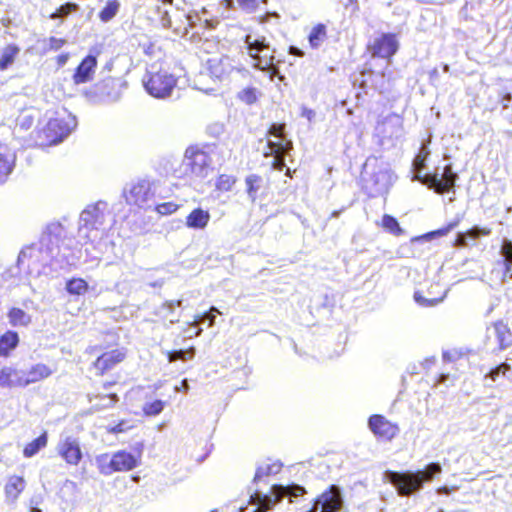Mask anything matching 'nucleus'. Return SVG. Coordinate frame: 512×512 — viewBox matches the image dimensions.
<instances>
[{
	"label": "nucleus",
	"instance_id": "12",
	"mask_svg": "<svg viewBox=\"0 0 512 512\" xmlns=\"http://www.w3.org/2000/svg\"><path fill=\"white\" fill-rule=\"evenodd\" d=\"M399 47L400 42L395 33L383 32L368 43L367 50L372 58H382L390 63Z\"/></svg>",
	"mask_w": 512,
	"mask_h": 512
},
{
	"label": "nucleus",
	"instance_id": "41",
	"mask_svg": "<svg viewBox=\"0 0 512 512\" xmlns=\"http://www.w3.org/2000/svg\"><path fill=\"white\" fill-rule=\"evenodd\" d=\"M95 462L101 474L108 476L115 472L113 455H109L108 453L100 454L96 456Z\"/></svg>",
	"mask_w": 512,
	"mask_h": 512
},
{
	"label": "nucleus",
	"instance_id": "24",
	"mask_svg": "<svg viewBox=\"0 0 512 512\" xmlns=\"http://www.w3.org/2000/svg\"><path fill=\"white\" fill-rule=\"evenodd\" d=\"M214 27L213 21L208 19H202V17L196 11L187 12V24H186V36L189 30H195L192 37L204 33L207 29Z\"/></svg>",
	"mask_w": 512,
	"mask_h": 512
},
{
	"label": "nucleus",
	"instance_id": "8",
	"mask_svg": "<svg viewBox=\"0 0 512 512\" xmlns=\"http://www.w3.org/2000/svg\"><path fill=\"white\" fill-rule=\"evenodd\" d=\"M175 76L166 70L147 71L143 85L149 95L158 99H165L172 94L176 86Z\"/></svg>",
	"mask_w": 512,
	"mask_h": 512
},
{
	"label": "nucleus",
	"instance_id": "22",
	"mask_svg": "<svg viewBox=\"0 0 512 512\" xmlns=\"http://www.w3.org/2000/svg\"><path fill=\"white\" fill-rule=\"evenodd\" d=\"M489 336L494 335L498 349L505 350L512 346V331L503 321H497L493 324L492 328H488Z\"/></svg>",
	"mask_w": 512,
	"mask_h": 512
},
{
	"label": "nucleus",
	"instance_id": "17",
	"mask_svg": "<svg viewBox=\"0 0 512 512\" xmlns=\"http://www.w3.org/2000/svg\"><path fill=\"white\" fill-rule=\"evenodd\" d=\"M368 427L375 436L386 440H391L399 432L396 424L391 423L380 414H374L369 417Z\"/></svg>",
	"mask_w": 512,
	"mask_h": 512
},
{
	"label": "nucleus",
	"instance_id": "6",
	"mask_svg": "<svg viewBox=\"0 0 512 512\" xmlns=\"http://www.w3.org/2000/svg\"><path fill=\"white\" fill-rule=\"evenodd\" d=\"M76 119L73 117L70 121L54 118L38 131L37 145L52 146L61 143L72 130L76 127Z\"/></svg>",
	"mask_w": 512,
	"mask_h": 512
},
{
	"label": "nucleus",
	"instance_id": "25",
	"mask_svg": "<svg viewBox=\"0 0 512 512\" xmlns=\"http://www.w3.org/2000/svg\"><path fill=\"white\" fill-rule=\"evenodd\" d=\"M210 218L208 210L197 207L187 215L185 225L193 230H203L207 227Z\"/></svg>",
	"mask_w": 512,
	"mask_h": 512
},
{
	"label": "nucleus",
	"instance_id": "63",
	"mask_svg": "<svg viewBox=\"0 0 512 512\" xmlns=\"http://www.w3.org/2000/svg\"><path fill=\"white\" fill-rule=\"evenodd\" d=\"M275 159L272 162V168L278 171H282L286 167L285 157L286 156H274Z\"/></svg>",
	"mask_w": 512,
	"mask_h": 512
},
{
	"label": "nucleus",
	"instance_id": "49",
	"mask_svg": "<svg viewBox=\"0 0 512 512\" xmlns=\"http://www.w3.org/2000/svg\"><path fill=\"white\" fill-rule=\"evenodd\" d=\"M267 0H236L237 7L246 13H254Z\"/></svg>",
	"mask_w": 512,
	"mask_h": 512
},
{
	"label": "nucleus",
	"instance_id": "52",
	"mask_svg": "<svg viewBox=\"0 0 512 512\" xmlns=\"http://www.w3.org/2000/svg\"><path fill=\"white\" fill-rule=\"evenodd\" d=\"M510 368L511 367L507 362L500 363L499 365L490 369V371L485 375V378L496 381L500 375H505L506 372L510 370Z\"/></svg>",
	"mask_w": 512,
	"mask_h": 512
},
{
	"label": "nucleus",
	"instance_id": "48",
	"mask_svg": "<svg viewBox=\"0 0 512 512\" xmlns=\"http://www.w3.org/2000/svg\"><path fill=\"white\" fill-rule=\"evenodd\" d=\"M96 398L99 399V402L94 404L96 410L110 408L118 401V396L116 394L96 396Z\"/></svg>",
	"mask_w": 512,
	"mask_h": 512
},
{
	"label": "nucleus",
	"instance_id": "31",
	"mask_svg": "<svg viewBox=\"0 0 512 512\" xmlns=\"http://www.w3.org/2000/svg\"><path fill=\"white\" fill-rule=\"evenodd\" d=\"M19 344V335L16 331L8 330L0 336V356H8Z\"/></svg>",
	"mask_w": 512,
	"mask_h": 512
},
{
	"label": "nucleus",
	"instance_id": "54",
	"mask_svg": "<svg viewBox=\"0 0 512 512\" xmlns=\"http://www.w3.org/2000/svg\"><path fill=\"white\" fill-rule=\"evenodd\" d=\"M178 208L179 205L174 202H163L155 206V210L161 215H170L176 212Z\"/></svg>",
	"mask_w": 512,
	"mask_h": 512
},
{
	"label": "nucleus",
	"instance_id": "64",
	"mask_svg": "<svg viewBox=\"0 0 512 512\" xmlns=\"http://www.w3.org/2000/svg\"><path fill=\"white\" fill-rule=\"evenodd\" d=\"M429 82L433 86H437L439 82V71L437 68H433L429 72Z\"/></svg>",
	"mask_w": 512,
	"mask_h": 512
},
{
	"label": "nucleus",
	"instance_id": "51",
	"mask_svg": "<svg viewBox=\"0 0 512 512\" xmlns=\"http://www.w3.org/2000/svg\"><path fill=\"white\" fill-rule=\"evenodd\" d=\"M466 233L469 236L471 243L473 244L477 239L483 236H489L491 234V229L474 225L472 228L467 230Z\"/></svg>",
	"mask_w": 512,
	"mask_h": 512
},
{
	"label": "nucleus",
	"instance_id": "19",
	"mask_svg": "<svg viewBox=\"0 0 512 512\" xmlns=\"http://www.w3.org/2000/svg\"><path fill=\"white\" fill-rule=\"evenodd\" d=\"M0 387H27L26 372L22 369L5 366L0 370Z\"/></svg>",
	"mask_w": 512,
	"mask_h": 512
},
{
	"label": "nucleus",
	"instance_id": "42",
	"mask_svg": "<svg viewBox=\"0 0 512 512\" xmlns=\"http://www.w3.org/2000/svg\"><path fill=\"white\" fill-rule=\"evenodd\" d=\"M381 226L385 231L391 233L394 236H400L404 233V230L400 226L398 220L390 214L383 215Z\"/></svg>",
	"mask_w": 512,
	"mask_h": 512
},
{
	"label": "nucleus",
	"instance_id": "23",
	"mask_svg": "<svg viewBox=\"0 0 512 512\" xmlns=\"http://www.w3.org/2000/svg\"><path fill=\"white\" fill-rule=\"evenodd\" d=\"M114 471H130L139 465V459L126 450H119L113 454Z\"/></svg>",
	"mask_w": 512,
	"mask_h": 512
},
{
	"label": "nucleus",
	"instance_id": "33",
	"mask_svg": "<svg viewBox=\"0 0 512 512\" xmlns=\"http://www.w3.org/2000/svg\"><path fill=\"white\" fill-rule=\"evenodd\" d=\"M282 466L283 464L280 461L259 464L254 475L253 484H258L264 477L279 473Z\"/></svg>",
	"mask_w": 512,
	"mask_h": 512
},
{
	"label": "nucleus",
	"instance_id": "53",
	"mask_svg": "<svg viewBox=\"0 0 512 512\" xmlns=\"http://www.w3.org/2000/svg\"><path fill=\"white\" fill-rule=\"evenodd\" d=\"M132 428V425H130V422L128 420H121L118 423L115 424H109L107 427V431L111 434H119L124 433Z\"/></svg>",
	"mask_w": 512,
	"mask_h": 512
},
{
	"label": "nucleus",
	"instance_id": "26",
	"mask_svg": "<svg viewBox=\"0 0 512 512\" xmlns=\"http://www.w3.org/2000/svg\"><path fill=\"white\" fill-rule=\"evenodd\" d=\"M16 156L4 146L0 148V184L4 183L12 173L15 166Z\"/></svg>",
	"mask_w": 512,
	"mask_h": 512
},
{
	"label": "nucleus",
	"instance_id": "50",
	"mask_svg": "<svg viewBox=\"0 0 512 512\" xmlns=\"http://www.w3.org/2000/svg\"><path fill=\"white\" fill-rule=\"evenodd\" d=\"M218 314L219 311L215 307H212L203 314L198 315L196 317V321L199 322L200 325L207 323V327H211L215 323V319Z\"/></svg>",
	"mask_w": 512,
	"mask_h": 512
},
{
	"label": "nucleus",
	"instance_id": "28",
	"mask_svg": "<svg viewBox=\"0 0 512 512\" xmlns=\"http://www.w3.org/2000/svg\"><path fill=\"white\" fill-rule=\"evenodd\" d=\"M25 372H26L27 386H29L30 384L39 382L41 380H44V379L50 377L53 373L52 369L43 363H37V364L31 366L29 369L25 370Z\"/></svg>",
	"mask_w": 512,
	"mask_h": 512
},
{
	"label": "nucleus",
	"instance_id": "14",
	"mask_svg": "<svg viewBox=\"0 0 512 512\" xmlns=\"http://www.w3.org/2000/svg\"><path fill=\"white\" fill-rule=\"evenodd\" d=\"M122 87H126L125 82H121L119 79L107 78L96 84L93 90L86 92V96L94 103H113L121 98Z\"/></svg>",
	"mask_w": 512,
	"mask_h": 512
},
{
	"label": "nucleus",
	"instance_id": "35",
	"mask_svg": "<svg viewBox=\"0 0 512 512\" xmlns=\"http://www.w3.org/2000/svg\"><path fill=\"white\" fill-rule=\"evenodd\" d=\"M20 53L18 45L12 43L2 49L0 56V70H7L15 61Z\"/></svg>",
	"mask_w": 512,
	"mask_h": 512
},
{
	"label": "nucleus",
	"instance_id": "27",
	"mask_svg": "<svg viewBox=\"0 0 512 512\" xmlns=\"http://www.w3.org/2000/svg\"><path fill=\"white\" fill-rule=\"evenodd\" d=\"M25 487L26 481L23 477L17 475L11 476L5 485V494L8 501H16Z\"/></svg>",
	"mask_w": 512,
	"mask_h": 512
},
{
	"label": "nucleus",
	"instance_id": "38",
	"mask_svg": "<svg viewBox=\"0 0 512 512\" xmlns=\"http://www.w3.org/2000/svg\"><path fill=\"white\" fill-rule=\"evenodd\" d=\"M430 142H431L430 139H426V140L422 141L420 149L413 159L412 166H413L414 170H417V171H420L421 169H422V171L424 170V168L426 166V161L431 154V151L429 149Z\"/></svg>",
	"mask_w": 512,
	"mask_h": 512
},
{
	"label": "nucleus",
	"instance_id": "44",
	"mask_svg": "<svg viewBox=\"0 0 512 512\" xmlns=\"http://www.w3.org/2000/svg\"><path fill=\"white\" fill-rule=\"evenodd\" d=\"M196 353L195 347H190L188 349H176L167 352V359L169 362H175L178 360L187 361L194 358Z\"/></svg>",
	"mask_w": 512,
	"mask_h": 512
},
{
	"label": "nucleus",
	"instance_id": "29",
	"mask_svg": "<svg viewBox=\"0 0 512 512\" xmlns=\"http://www.w3.org/2000/svg\"><path fill=\"white\" fill-rule=\"evenodd\" d=\"M502 255V280L512 279V242L503 243L500 251Z\"/></svg>",
	"mask_w": 512,
	"mask_h": 512
},
{
	"label": "nucleus",
	"instance_id": "30",
	"mask_svg": "<svg viewBox=\"0 0 512 512\" xmlns=\"http://www.w3.org/2000/svg\"><path fill=\"white\" fill-rule=\"evenodd\" d=\"M89 288L88 282L81 277H72L65 282V291L73 297L85 295Z\"/></svg>",
	"mask_w": 512,
	"mask_h": 512
},
{
	"label": "nucleus",
	"instance_id": "7",
	"mask_svg": "<svg viewBox=\"0 0 512 512\" xmlns=\"http://www.w3.org/2000/svg\"><path fill=\"white\" fill-rule=\"evenodd\" d=\"M264 157L287 156L293 150V142L288 137L285 123H272L266 132Z\"/></svg>",
	"mask_w": 512,
	"mask_h": 512
},
{
	"label": "nucleus",
	"instance_id": "62",
	"mask_svg": "<svg viewBox=\"0 0 512 512\" xmlns=\"http://www.w3.org/2000/svg\"><path fill=\"white\" fill-rule=\"evenodd\" d=\"M65 43L66 40L62 38L50 37L49 39V46L52 50H59Z\"/></svg>",
	"mask_w": 512,
	"mask_h": 512
},
{
	"label": "nucleus",
	"instance_id": "11",
	"mask_svg": "<svg viewBox=\"0 0 512 512\" xmlns=\"http://www.w3.org/2000/svg\"><path fill=\"white\" fill-rule=\"evenodd\" d=\"M66 230L60 223H51L40 239V253L45 255L46 260L56 259L64 245Z\"/></svg>",
	"mask_w": 512,
	"mask_h": 512
},
{
	"label": "nucleus",
	"instance_id": "21",
	"mask_svg": "<svg viewBox=\"0 0 512 512\" xmlns=\"http://www.w3.org/2000/svg\"><path fill=\"white\" fill-rule=\"evenodd\" d=\"M229 58L225 56H213L206 61L205 69L211 78L222 80L230 71Z\"/></svg>",
	"mask_w": 512,
	"mask_h": 512
},
{
	"label": "nucleus",
	"instance_id": "47",
	"mask_svg": "<svg viewBox=\"0 0 512 512\" xmlns=\"http://www.w3.org/2000/svg\"><path fill=\"white\" fill-rule=\"evenodd\" d=\"M236 182V178L232 175L221 174L215 183L216 189L219 191L227 192L232 189Z\"/></svg>",
	"mask_w": 512,
	"mask_h": 512
},
{
	"label": "nucleus",
	"instance_id": "55",
	"mask_svg": "<svg viewBox=\"0 0 512 512\" xmlns=\"http://www.w3.org/2000/svg\"><path fill=\"white\" fill-rule=\"evenodd\" d=\"M413 298L417 304L424 307L434 306L438 304L440 301H442V298L428 299L424 297L419 291L414 292Z\"/></svg>",
	"mask_w": 512,
	"mask_h": 512
},
{
	"label": "nucleus",
	"instance_id": "32",
	"mask_svg": "<svg viewBox=\"0 0 512 512\" xmlns=\"http://www.w3.org/2000/svg\"><path fill=\"white\" fill-rule=\"evenodd\" d=\"M308 43L312 49H318L327 39V26L323 23L316 24L308 34Z\"/></svg>",
	"mask_w": 512,
	"mask_h": 512
},
{
	"label": "nucleus",
	"instance_id": "9",
	"mask_svg": "<svg viewBox=\"0 0 512 512\" xmlns=\"http://www.w3.org/2000/svg\"><path fill=\"white\" fill-rule=\"evenodd\" d=\"M107 203L98 201L95 204L88 205L79 217V235L83 238H89L93 230L103 229L106 220Z\"/></svg>",
	"mask_w": 512,
	"mask_h": 512
},
{
	"label": "nucleus",
	"instance_id": "59",
	"mask_svg": "<svg viewBox=\"0 0 512 512\" xmlns=\"http://www.w3.org/2000/svg\"><path fill=\"white\" fill-rule=\"evenodd\" d=\"M183 302H184L183 299L165 301L162 304L160 309L167 311L165 316L168 317L169 315H171L174 312V309L176 307H182L183 306Z\"/></svg>",
	"mask_w": 512,
	"mask_h": 512
},
{
	"label": "nucleus",
	"instance_id": "5",
	"mask_svg": "<svg viewBox=\"0 0 512 512\" xmlns=\"http://www.w3.org/2000/svg\"><path fill=\"white\" fill-rule=\"evenodd\" d=\"M211 170V157L207 152L195 146L186 149L179 167V172L182 175L204 179Z\"/></svg>",
	"mask_w": 512,
	"mask_h": 512
},
{
	"label": "nucleus",
	"instance_id": "1",
	"mask_svg": "<svg viewBox=\"0 0 512 512\" xmlns=\"http://www.w3.org/2000/svg\"><path fill=\"white\" fill-rule=\"evenodd\" d=\"M442 472L439 462H430L423 469L394 471L386 470L383 480L390 483L401 497H409L419 493L425 483L431 482Z\"/></svg>",
	"mask_w": 512,
	"mask_h": 512
},
{
	"label": "nucleus",
	"instance_id": "4",
	"mask_svg": "<svg viewBox=\"0 0 512 512\" xmlns=\"http://www.w3.org/2000/svg\"><path fill=\"white\" fill-rule=\"evenodd\" d=\"M459 176L452 169V164L448 163L443 167H435L432 173L422 175V169L414 172L413 181H421L428 188L433 189L436 193L443 194L450 190H454L456 181Z\"/></svg>",
	"mask_w": 512,
	"mask_h": 512
},
{
	"label": "nucleus",
	"instance_id": "58",
	"mask_svg": "<svg viewBox=\"0 0 512 512\" xmlns=\"http://www.w3.org/2000/svg\"><path fill=\"white\" fill-rule=\"evenodd\" d=\"M158 12L160 14V23L162 27L171 29L173 13L167 10H162L160 6L158 7Z\"/></svg>",
	"mask_w": 512,
	"mask_h": 512
},
{
	"label": "nucleus",
	"instance_id": "13",
	"mask_svg": "<svg viewBox=\"0 0 512 512\" xmlns=\"http://www.w3.org/2000/svg\"><path fill=\"white\" fill-rule=\"evenodd\" d=\"M123 197L129 205H135L139 208H150L154 197L152 184L149 180L145 179L128 184L123 189Z\"/></svg>",
	"mask_w": 512,
	"mask_h": 512
},
{
	"label": "nucleus",
	"instance_id": "39",
	"mask_svg": "<svg viewBox=\"0 0 512 512\" xmlns=\"http://www.w3.org/2000/svg\"><path fill=\"white\" fill-rule=\"evenodd\" d=\"M120 7L119 0H108L98 14L100 21L103 23L110 22L118 14Z\"/></svg>",
	"mask_w": 512,
	"mask_h": 512
},
{
	"label": "nucleus",
	"instance_id": "20",
	"mask_svg": "<svg viewBox=\"0 0 512 512\" xmlns=\"http://www.w3.org/2000/svg\"><path fill=\"white\" fill-rule=\"evenodd\" d=\"M125 358V353L119 349H114L101 354L94 362V367L104 374L112 369L116 364L122 362Z\"/></svg>",
	"mask_w": 512,
	"mask_h": 512
},
{
	"label": "nucleus",
	"instance_id": "37",
	"mask_svg": "<svg viewBox=\"0 0 512 512\" xmlns=\"http://www.w3.org/2000/svg\"><path fill=\"white\" fill-rule=\"evenodd\" d=\"M187 12L175 9L173 11V21L171 29L173 33L180 37H186Z\"/></svg>",
	"mask_w": 512,
	"mask_h": 512
},
{
	"label": "nucleus",
	"instance_id": "45",
	"mask_svg": "<svg viewBox=\"0 0 512 512\" xmlns=\"http://www.w3.org/2000/svg\"><path fill=\"white\" fill-rule=\"evenodd\" d=\"M79 5L75 2H66L62 4L59 8L56 9L51 15L50 19H61L68 17L71 13L77 12L79 10Z\"/></svg>",
	"mask_w": 512,
	"mask_h": 512
},
{
	"label": "nucleus",
	"instance_id": "2",
	"mask_svg": "<svg viewBox=\"0 0 512 512\" xmlns=\"http://www.w3.org/2000/svg\"><path fill=\"white\" fill-rule=\"evenodd\" d=\"M363 190L371 197L386 195L393 183L390 165L382 158L369 156L362 167Z\"/></svg>",
	"mask_w": 512,
	"mask_h": 512
},
{
	"label": "nucleus",
	"instance_id": "3",
	"mask_svg": "<svg viewBox=\"0 0 512 512\" xmlns=\"http://www.w3.org/2000/svg\"><path fill=\"white\" fill-rule=\"evenodd\" d=\"M305 493V488L296 483L288 485L273 484L268 492L255 489L250 497V501L255 505V509L252 512H268L283 498H288L289 501L293 502Z\"/></svg>",
	"mask_w": 512,
	"mask_h": 512
},
{
	"label": "nucleus",
	"instance_id": "57",
	"mask_svg": "<svg viewBox=\"0 0 512 512\" xmlns=\"http://www.w3.org/2000/svg\"><path fill=\"white\" fill-rule=\"evenodd\" d=\"M203 331V328L201 327L200 323L196 320L192 323L188 324V327L185 329V336L186 338H194L199 336Z\"/></svg>",
	"mask_w": 512,
	"mask_h": 512
},
{
	"label": "nucleus",
	"instance_id": "10",
	"mask_svg": "<svg viewBox=\"0 0 512 512\" xmlns=\"http://www.w3.org/2000/svg\"><path fill=\"white\" fill-rule=\"evenodd\" d=\"M245 42L248 54L255 62V67L264 71L274 64L275 49L271 47L265 37L258 36L252 39V36L248 35Z\"/></svg>",
	"mask_w": 512,
	"mask_h": 512
},
{
	"label": "nucleus",
	"instance_id": "34",
	"mask_svg": "<svg viewBox=\"0 0 512 512\" xmlns=\"http://www.w3.org/2000/svg\"><path fill=\"white\" fill-rule=\"evenodd\" d=\"M48 443V433L44 431L37 438L29 442L23 449V456L31 458L39 453L40 450L45 448Z\"/></svg>",
	"mask_w": 512,
	"mask_h": 512
},
{
	"label": "nucleus",
	"instance_id": "61",
	"mask_svg": "<svg viewBox=\"0 0 512 512\" xmlns=\"http://www.w3.org/2000/svg\"><path fill=\"white\" fill-rule=\"evenodd\" d=\"M471 241L466 232H458L455 237L454 245L458 247H466L471 245Z\"/></svg>",
	"mask_w": 512,
	"mask_h": 512
},
{
	"label": "nucleus",
	"instance_id": "60",
	"mask_svg": "<svg viewBox=\"0 0 512 512\" xmlns=\"http://www.w3.org/2000/svg\"><path fill=\"white\" fill-rule=\"evenodd\" d=\"M34 123V118L30 115H21L17 119V126L21 130H28L32 127Z\"/></svg>",
	"mask_w": 512,
	"mask_h": 512
},
{
	"label": "nucleus",
	"instance_id": "43",
	"mask_svg": "<svg viewBox=\"0 0 512 512\" xmlns=\"http://www.w3.org/2000/svg\"><path fill=\"white\" fill-rule=\"evenodd\" d=\"M459 222L460 219L453 220L444 227L425 233L421 236V238L430 241L436 238L444 237L453 229H455L459 225Z\"/></svg>",
	"mask_w": 512,
	"mask_h": 512
},
{
	"label": "nucleus",
	"instance_id": "40",
	"mask_svg": "<svg viewBox=\"0 0 512 512\" xmlns=\"http://www.w3.org/2000/svg\"><path fill=\"white\" fill-rule=\"evenodd\" d=\"M262 177L257 174H250L245 178L246 192L251 202H255L257 193L262 184Z\"/></svg>",
	"mask_w": 512,
	"mask_h": 512
},
{
	"label": "nucleus",
	"instance_id": "15",
	"mask_svg": "<svg viewBox=\"0 0 512 512\" xmlns=\"http://www.w3.org/2000/svg\"><path fill=\"white\" fill-rule=\"evenodd\" d=\"M343 507L344 498L341 488L331 485L315 499L311 512H340Z\"/></svg>",
	"mask_w": 512,
	"mask_h": 512
},
{
	"label": "nucleus",
	"instance_id": "56",
	"mask_svg": "<svg viewBox=\"0 0 512 512\" xmlns=\"http://www.w3.org/2000/svg\"><path fill=\"white\" fill-rule=\"evenodd\" d=\"M238 96L243 102L247 104H253L257 100L256 89L251 87L243 89L241 92H239Z\"/></svg>",
	"mask_w": 512,
	"mask_h": 512
},
{
	"label": "nucleus",
	"instance_id": "18",
	"mask_svg": "<svg viewBox=\"0 0 512 512\" xmlns=\"http://www.w3.org/2000/svg\"><path fill=\"white\" fill-rule=\"evenodd\" d=\"M97 64L98 61L95 55L91 53L86 55L75 68V71L72 75L74 84L80 85L90 82L96 72Z\"/></svg>",
	"mask_w": 512,
	"mask_h": 512
},
{
	"label": "nucleus",
	"instance_id": "46",
	"mask_svg": "<svg viewBox=\"0 0 512 512\" xmlns=\"http://www.w3.org/2000/svg\"><path fill=\"white\" fill-rule=\"evenodd\" d=\"M164 407L165 402L160 399H156L151 402H146L143 405V412L146 416H157L164 410Z\"/></svg>",
	"mask_w": 512,
	"mask_h": 512
},
{
	"label": "nucleus",
	"instance_id": "36",
	"mask_svg": "<svg viewBox=\"0 0 512 512\" xmlns=\"http://www.w3.org/2000/svg\"><path fill=\"white\" fill-rule=\"evenodd\" d=\"M9 323L14 327H26L31 323L32 317L23 309L12 307L7 314Z\"/></svg>",
	"mask_w": 512,
	"mask_h": 512
},
{
	"label": "nucleus",
	"instance_id": "16",
	"mask_svg": "<svg viewBox=\"0 0 512 512\" xmlns=\"http://www.w3.org/2000/svg\"><path fill=\"white\" fill-rule=\"evenodd\" d=\"M56 451L58 455L69 465H78L83 458L79 440L73 436H61Z\"/></svg>",
	"mask_w": 512,
	"mask_h": 512
}]
</instances>
